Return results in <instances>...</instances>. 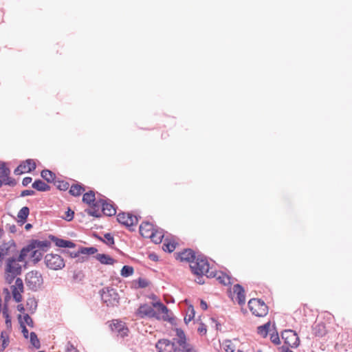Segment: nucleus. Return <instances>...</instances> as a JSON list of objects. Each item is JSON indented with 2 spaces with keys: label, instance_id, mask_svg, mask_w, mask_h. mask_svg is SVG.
<instances>
[{
  "label": "nucleus",
  "instance_id": "nucleus-1",
  "mask_svg": "<svg viewBox=\"0 0 352 352\" xmlns=\"http://www.w3.org/2000/svg\"><path fill=\"white\" fill-rule=\"evenodd\" d=\"M193 263L194 264L190 266L193 274L197 276L205 275L207 278H214L217 276L216 271L210 270L209 263L204 255L197 254Z\"/></svg>",
  "mask_w": 352,
  "mask_h": 352
},
{
  "label": "nucleus",
  "instance_id": "nucleus-2",
  "mask_svg": "<svg viewBox=\"0 0 352 352\" xmlns=\"http://www.w3.org/2000/svg\"><path fill=\"white\" fill-rule=\"evenodd\" d=\"M16 258L17 256L8 257L6 261L5 279L8 284H11L22 273V265Z\"/></svg>",
  "mask_w": 352,
  "mask_h": 352
},
{
  "label": "nucleus",
  "instance_id": "nucleus-3",
  "mask_svg": "<svg viewBox=\"0 0 352 352\" xmlns=\"http://www.w3.org/2000/svg\"><path fill=\"white\" fill-rule=\"evenodd\" d=\"M25 281L28 289L32 292L40 289L43 284L42 274L36 270H32L27 273Z\"/></svg>",
  "mask_w": 352,
  "mask_h": 352
},
{
  "label": "nucleus",
  "instance_id": "nucleus-4",
  "mask_svg": "<svg viewBox=\"0 0 352 352\" xmlns=\"http://www.w3.org/2000/svg\"><path fill=\"white\" fill-rule=\"evenodd\" d=\"M18 253L19 250H17L16 244L13 239H10L7 242H3L0 245V267L3 265V259L6 256H16Z\"/></svg>",
  "mask_w": 352,
  "mask_h": 352
},
{
  "label": "nucleus",
  "instance_id": "nucleus-5",
  "mask_svg": "<svg viewBox=\"0 0 352 352\" xmlns=\"http://www.w3.org/2000/svg\"><path fill=\"white\" fill-rule=\"evenodd\" d=\"M101 299L107 306L114 307L119 304V294L112 287H104L100 292Z\"/></svg>",
  "mask_w": 352,
  "mask_h": 352
},
{
  "label": "nucleus",
  "instance_id": "nucleus-6",
  "mask_svg": "<svg viewBox=\"0 0 352 352\" xmlns=\"http://www.w3.org/2000/svg\"><path fill=\"white\" fill-rule=\"evenodd\" d=\"M248 307L253 315L258 317H264L268 313V307L263 300L258 298H252L248 302Z\"/></svg>",
  "mask_w": 352,
  "mask_h": 352
},
{
  "label": "nucleus",
  "instance_id": "nucleus-7",
  "mask_svg": "<svg viewBox=\"0 0 352 352\" xmlns=\"http://www.w3.org/2000/svg\"><path fill=\"white\" fill-rule=\"evenodd\" d=\"M44 259L46 266L52 270H61L65 265L63 258L57 254H47Z\"/></svg>",
  "mask_w": 352,
  "mask_h": 352
},
{
  "label": "nucleus",
  "instance_id": "nucleus-8",
  "mask_svg": "<svg viewBox=\"0 0 352 352\" xmlns=\"http://www.w3.org/2000/svg\"><path fill=\"white\" fill-rule=\"evenodd\" d=\"M118 221L126 226L129 231H134V227L138 222V217L131 213L121 212L117 216Z\"/></svg>",
  "mask_w": 352,
  "mask_h": 352
},
{
  "label": "nucleus",
  "instance_id": "nucleus-9",
  "mask_svg": "<svg viewBox=\"0 0 352 352\" xmlns=\"http://www.w3.org/2000/svg\"><path fill=\"white\" fill-rule=\"evenodd\" d=\"M285 344L292 348H296L299 346L300 339L297 333L292 329H285L281 333Z\"/></svg>",
  "mask_w": 352,
  "mask_h": 352
},
{
  "label": "nucleus",
  "instance_id": "nucleus-10",
  "mask_svg": "<svg viewBox=\"0 0 352 352\" xmlns=\"http://www.w3.org/2000/svg\"><path fill=\"white\" fill-rule=\"evenodd\" d=\"M155 348L157 352H177L178 347L175 346V342H170L168 339H160L156 344Z\"/></svg>",
  "mask_w": 352,
  "mask_h": 352
},
{
  "label": "nucleus",
  "instance_id": "nucleus-11",
  "mask_svg": "<svg viewBox=\"0 0 352 352\" xmlns=\"http://www.w3.org/2000/svg\"><path fill=\"white\" fill-rule=\"evenodd\" d=\"M136 314L140 318H144L145 317L150 318H155L157 319L160 318L159 315L154 310L153 306H150L148 304L140 305Z\"/></svg>",
  "mask_w": 352,
  "mask_h": 352
},
{
  "label": "nucleus",
  "instance_id": "nucleus-12",
  "mask_svg": "<svg viewBox=\"0 0 352 352\" xmlns=\"http://www.w3.org/2000/svg\"><path fill=\"white\" fill-rule=\"evenodd\" d=\"M10 170L6 166L5 162L0 164V179L4 180L5 185L10 186H15L16 181L10 177Z\"/></svg>",
  "mask_w": 352,
  "mask_h": 352
},
{
  "label": "nucleus",
  "instance_id": "nucleus-13",
  "mask_svg": "<svg viewBox=\"0 0 352 352\" xmlns=\"http://www.w3.org/2000/svg\"><path fill=\"white\" fill-rule=\"evenodd\" d=\"M102 206V212L106 216L111 217L116 214L115 205L110 199H100Z\"/></svg>",
  "mask_w": 352,
  "mask_h": 352
},
{
  "label": "nucleus",
  "instance_id": "nucleus-14",
  "mask_svg": "<svg viewBox=\"0 0 352 352\" xmlns=\"http://www.w3.org/2000/svg\"><path fill=\"white\" fill-rule=\"evenodd\" d=\"M48 239L58 248H74L76 246V244L72 241L60 239L52 234H49Z\"/></svg>",
  "mask_w": 352,
  "mask_h": 352
},
{
  "label": "nucleus",
  "instance_id": "nucleus-15",
  "mask_svg": "<svg viewBox=\"0 0 352 352\" xmlns=\"http://www.w3.org/2000/svg\"><path fill=\"white\" fill-rule=\"evenodd\" d=\"M110 327L113 331L118 333L122 338H124L128 336L129 329L122 321H113V323Z\"/></svg>",
  "mask_w": 352,
  "mask_h": 352
},
{
  "label": "nucleus",
  "instance_id": "nucleus-16",
  "mask_svg": "<svg viewBox=\"0 0 352 352\" xmlns=\"http://www.w3.org/2000/svg\"><path fill=\"white\" fill-rule=\"evenodd\" d=\"M197 254L192 249L188 248L184 250L182 252L178 253L177 256V259L181 261H186L188 263H193L197 258Z\"/></svg>",
  "mask_w": 352,
  "mask_h": 352
},
{
  "label": "nucleus",
  "instance_id": "nucleus-17",
  "mask_svg": "<svg viewBox=\"0 0 352 352\" xmlns=\"http://www.w3.org/2000/svg\"><path fill=\"white\" fill-rule=\"evenodd\" d=\"M153 307H155L156 309H158V311H161V313L164 314V315L162 316V319L164 320V321H168L169 322H170L172 324H174V322H175V318L173 317H171V318H169L168 316V309L167 308L166 306H165L162 302L158 301V302H153Z\"/></svg>",
  "mask_w": 352,
  "mask_h": 352
},
{
  "label": "nucleus",
  "instance_id": "nucleus-18",
  "mask_svg": "<svg viewBox=\"0 0 352 352\" xmlns=\"http://www.w3.org/2000/svg\"><path fill=\"white\" fill-rule=\"evenodd\" d=\"M155 228L153 224L148 221H144L140 226V233L142 236L149 238V236H151V234H153Z\"/></svg>",
  "mask_w": 352,
  "mask_h": 352
},
{
  "label": "nucleus",
  "instance_id": "nucleus-19",
  "mask_svg": "<svg viewBox=\"0 0 352 352\" xmlns=\"http://www.w3.org/2000/svg\"><path fill=\"white\" fill-rule=\"evenodd\" d=\"M233 292L237 295V302L240 305L245 302V295L244 288L240 284H236L233 286Z\"/></svg>",
  "mask_w": 352,
  "mask_h": 352
},
{
  "label": "nucleus",
  "instance_id": "nucleus-20",
  "mask_svg": "<svg viewBox=\"0 0 352 352\" xmlns=\"http://www.w3.org/2000/svg\"><path fill=\"white\" fill-rule=\"evenodd\" d=\"M89 206L93 209H86L85 211L87 214L96 218H99L102 216L101 213L99 212L100 208H102L100 199L98 201L95 200L94 202L90 204Z\"/></svg>",
  "mask_w": 352,
  "mask_h": 352
},
{
  "label": "nucleus",
  "instance_id": "nucleus-21",
  "mask_svg": "<svg viewBox=\"0 0 352 352\" xmlns=\"http://www.w3.org/2000/svg\"><path fill=\"white\" fill-rule=\"evenodd\" d=\"M31 242L34 249L38 248L42 252H47L51 246V241H39L38 239H32Z\"/></svg>",
  "mask_w": 352,
  "mask_h": 352
},
{
  "label": "nucleus",
  "instance_id": "nucleus-22",
  "mask_svg": "<svg viewBox=\"0 0 352 352\" xmlns=\"http://www.w3.org/2000/svg\"><path fill=\"white\" fill-rule=\"evenodd\" d=\"M34 250L32 243L31 242V240L29 241L28 244L25 246H24L21 251L17 254V258L18 261H24L25 258L27 257L28 254L31 252L32 251Z\"/></svg>",
  "mask_w": 352,
  "mask_h": 352
},
{
  "label": "nucleus",
  "instance_id": "nucleus-23",
  "mask_svg": "<svg viewBox=\"0 0 352 352\" xmlns=\"http://www.w3.org/2000/svg\"><path fill=\"white\" fill-rule=\"evenodd\" d=\"M95 258L104 265H113L116 263V260L106 254H98L95 256Z\"/></svg>",
  "mask_w": 352,
  "mask_h": 352
},
{
  "label": "nucleus",
  "instance_id": "nucleus-24",
  "mask_svg": "<svg viewBox=\"0 0 352 352\" xmlns=\"http://www.w3.org/2000/svg\"><path fill=\"white\" fill-rule=\"evenodd\" d=\"M32 187L40 192H47L50 190V186L41 179H36Z\"/></svg>",
  "mask_w": 352,
  "mask_h": 352
},
{
  "label": "nucleus",
  "instance_id": "nucleus-25",
  "mask_svg": "<svg viewBox=\"0 0 352 352\" xmlns=\"http://www.w3.org/2000/svg\"><path fill=\"white\" fill-rule=\"evenodd\" d=\"M149 238L156 244L162 243L164 238V230L160 228H155Z\"/></svg>",
  "mask_w": 352,
  "mask_h": 352
},
{
  "label": "nucleus",
  "instance_id": "nucleus-26",
  "mask_svg": "<svg viewBox=\"0 0 352 352\" xmlns=\"http://www.w3.org/2000/svg\"><path fill=\"white\" fill-rule=\"evenodd\" d=\"M175 332L178 338H174V342L179 345V347L182 345H185V344L187 343V342L186 336L185 335L184 331L180 328H176Z\"/></svg>",
  "mask_w": 352,
  "mask_h": 352
},
{
  "label": "nucleus",
  "instance_id": "nucleus-27",
  "mask_svg": "<svg viewBox=\"0 0 352 352\" xmlns=\"http://www.w3.org/2000/svg\"><path fill=\"white\" fill-rule=\"evenodd\" d=\"M30 214V209L27 206L23 207L18 212V222L23 225L26 221Z\"/></svg>",
  "mask_w": 352,
  "mask_h": 352
},
{
  "label": "nucleus",
  "instance_id": "nucleus-28",
  "mask_svg": "<svg viewBox=\"0 0 352 352\" xmlns=\"http://www.w3.org/2000/svg\"><path fill=\"white\" fill-rule=\"evenodd\" d=\"M85 190V187L82 184H73L70 187L69 194L74 197L80 196Z\"/></svg>",
  "mask_w": 352,
  "mask_h": 352
},
{
  "label": "nucleus",
  "instance_id": "nucleus-29",
  "mask_svg": "<svg viewBox=\"0 0 352 352\" xmlns=\"http://www.w3.org/2000/svg\"><path fill=\"white\" fill-rule=\"evenodd\" d=\"M215 277L220 283L224 285H229L232 284L230 281L231 277L222 272H217V276Z\"/></svg>",
  "mask_w": 352,
  "mask_h": 352
},
{
  "label": "nucleus",
  "instance_id": "nucleus-30",
  "mask_svg": "<svg viewBox=\"0 0 352 352\" xmlns=\"http://www.w3.org/2000/svg\"><path fill=\"white\" fill-rule=\"evenodd\" d=\"M41 175L42 178L48 183L54 182L56 178L55 173L48 169L43 170Z\"/></svg>",
  "mask_w": 352,
  "mask_h": 352
},
{
  "label": "nucleus",
  "instance_id": "nucleus-31",
  "mask_svg": "<svg viewBox=\"0 0 352 352\" xmlns=\"http://www.w3.org/2000/svg\"><path fill=\"white\" fill-rule=\"evenodd\" d=\"M96 200L95 192L93 190H89L83 195L82 201L88 205H90Z\"/></svg>",
  "mask_w": 352,
  "mask_h": 352
},
{
  "label": "nucleus",
  "instance_id": "nucleus-32",
  "mask_svg": "<svg viewBox=\"0 0 352 352\" xmlns=\"http://www.w3.org/2000/svg\"><path fill=\"white\" fill-rule=\"evenodd\" d=\"M26 306L28 308V310L31 314H34L38 306L37 300L34 298H29L26 301Z\"/></svg>",
  "mask_w": 352,
  "mask_h": 352
},
{
  "label": "nucleus",
  "instance_id": "nucleus-33",
  "mask_svg": "<svg viewBox=\"0 0 352 352\" xmlns=\"http://www.w3.org/2000/svg\"><path fill=\"white\" fill-rule=\"evenodd\" d=\"M314 334L316 336L318 337H322L325 335L326 330H325V325L324 323H318L316 324V326L314 328Z\"/></svg>",
  "mask_w": 352,
  "mask_h": 352
},
{
  "label": "nucleus",
  "instance_id": "nucleus-34",
  "mask_svg": "<svg viewBox=\"0 0 352 352\" xmlns=\"http://www.w3.org/2000/svg\"><path fill=\"white\" fill-rule=\"evenodd\" d=\"M102 242L104 243H105L107 245H108L109 247L113 248V249L116 250L117 251H119V250L113 247V245L115 243V241H114V238L111 233L104 234Z\"/></svg>",
  "mask_w": 352,
  "mask_h": 352
},
{
  "label": "nucleus",
  "instance_id": "nucleus-35",
  "mask_svg": "<svg viewBox=\"0 0 352 352\" xmlns=\"http://www.w3.org/2000/svg\"><path fill=\"white\" fill-rule=\"evenodd\" d=\"M270 322H268L263 325L259 326L257 327V333L261 335L263 338L267 336L269 329H270Z\"/></svg>",
  "mask_w": 352,
  "mask_h": 352
},
{
  "label": "nucleus",
  "instance_id": "nucleus-36",
  "mask_svg": "<svg viewBox=\"0 0 352 352\" xmlns=\"http://www.w3.org/2000/svg\"><path fill=\"white\" fill-rule=\"evenodd\" d=\"M43 256V252L36 249L33 250L30 254V256L32 258V261L34 264L38 263L42 259Z\"/></svg>",
  "mask_w": 352,
  "mask_h": 352
},
{
  "label": "nucleus",
  "instance_id": "nucleus-37",
  "mask_svg": "<svg viewBox=\"0 0 352 352\" xmlns=\"http://www.w3.org/2000/svg\"><path fill=\"white\" fill-rule=\"evenodd\" d=\"M54 184L60 190L65 191L69 188V184L67 182L55 179Z\"/></svg>",
  "mask_w": 352,
  "mask_h": 352
},
{
  "label": "nucleus",
  "instance_id": "nucleus-38",
  "mask_svg": "<svg viewBox=\"0 0 352 352\" xmlns=\"http://www.w3.org/2000/svg\"><path fill=\"white\" fill-rule=\"evenodd\" d=\"M21 164H25V168H26V170H25L26 173L32 172V171L34 170L36 168L35 162L31 159L26 160L22 162Z\"/></svg>",
  "mask_w": 352,
  "mask_h": 352
},
{
  "label": "nucleus",
  "instance_id": "nucleus-39",
  "mask_svg": "<svg viewBox=\"0 0 352 352\" xmlns=\"http://www.w3.org/2000/svg\"><path fill=\"white\" fill-rule=\"evenodd\" d=\"M133 267L129 265H124L121 270L120 274L123 277H129L133 274Z\"/></svg>",
  "mask_w": 352,
  "mask_h": 352
},
{
  "label": "nucleus",
  "instance_id": "nucleus-40",
  "mask_svg": "<svg viewBox=\"0 0 352 352\" xmlns=\"http://www.w3.org/2000/svg\"><path fill=\"white\" fill-rule=\"evenodd\" d=\"M177 243L174 241H166L163 244V250L169 253L173 252L176 248Z\"/></svg>",
  "mask_w": 352,
  "mask_h": 352
},
{
  "label": "nucleus",
  "instance_id": "nucleus-41",
  "mask_svg": "<svg viewBox=\"0 0 352 352\" xmlns=\"http://www.w3.org/2000/svg\"><path fill=\"white\" fill-rule=\"evenodd\" d=\"M30 340L31 344L36 348L39 349L41 347V343L38 339L37 335L35 332H31L30 334Z\"/></svg>",
  "mask_w": 352,
  "mask_h": 352
},
{
  "label": "nucleus",
  "instance_id": "nucleus-42",
  "mask_svg": "<svg viewBox=\"0 0 352 352\" xmlns=\"http://www.w3.org/2000/svg\"><path fill=\"white\" fill-rule=\"evenodd\" d=\"M188 312L184 318V322L188 324L195 317V311L192 305L188 307Z\"/></svg>",
  "mask_w": 352,
  "mask_h": 352
},
{
  "label": "nucleus",
  "instance_id": "nucleus-43",
  "mask_svg": "<svg viewBox=\"0 0 352 352\" xmlns=\"http://www.w3.org/2000/svg\"><path fill=\"white\" fill-rule=\"evenodd\" d=\"M177 352H197V351L190 344L187 342L185 345L178 347Z\"/></svg>",
  "mask_w": 352,
  "mask_h": 352
},
{
  "label": "nucleus",
  "instance_id": "nucleus-44",
  "mask_svg": "<svg viewBox=\"0 0 352 352\" xmlns=\"http://www.w3.org/2000/svg\"><path fill=\"white\" fill-rule=\"evenodd\" d=\"M85 278V274L82 270H75L73 273V280L76 283L81 282Z\"/></svg>",
  "mask_w": 352,
  "mask_h": 352
},
{
  "label": "nucleus",
  "instance_id": "nucleus-45",
  "mask_svg": "<svg viewBox=\"0 0 352 352\" xmlns=\"http://www.w3.org/2000/svg\"><path fill=\"white\" fill-rule=\"evenodd\" d=\"M98 252V249L95 247H89V248H80V252L83 254L91 255Z\"/></svg>",
  "mask_w": 352,
  "mask_h": 352
},
{
  "label": "nucleus",
  "instance_id": "nucleus-46",
  "mask_svg": "<svg viewBox=\"0 0 352 352\" xmlns=\"http://www.w3.org/2000/svg\"><path fill=\"white\" fill-rule=\"evenodd\" d=\"M12 296H13V298L14 300L16 302H19L22 300V296L21 295V292L20 290L19 291L16 286H12Z\"/></svg>",
  "mask_w": 352,
  "mask_h": 352
},
{
  "label": "nucleus",
  "instance_id": "nucleus-47",
  "mask_svg": "<svg viewBox=\"0 0 352 352\" xmlns=\"http://www.w3.org/2000/svg\"><path fill=\"white\" fill-rule=\"evenodd\" d=\"M1 339L2 340L1 350H4L9 344V336L5 331H2L1 333Z\"/></svg>",
  "mask_w": 352,
  "mask_h": 352
},
{
  "label": "nucleus",
  "instance_id": "nucleus-48",
  "mask_svg": "<svg viewBox=\"0 0 352 352\" xmlns=\"http://www.w3.org/2000/svg\"><path fill=\"white\" fill-rule=\"evenodd\" d=\"M74 212L69 208L63 218L67 221H71L74 219Z\"/></svg>",
  "mask_w": 352,
  "mask_h": 352
},
{
  "label": "nucleus",
  "instance_id": "nucleus-49",
  "mask_svg": "<svg viewBox=\"0 0 352 352\" xmlns=\"http://www.w3.org/2000/svg\"><path fill=\"white\" fill-rule=\"evenodd\" d=\"M25 166L24 164H20L14 170V173L16 175H21L24 173H26L25 170Z\"/></svg>",
  "mask_w": 352,
  "mask_h": 352
},
{
  "label": "nucleus",
  "instance_id": "nucleus-50",
  "mask_svg": "<svg viewBox=\"0 0 352 352\" xmlns=\"http://www.w3.org/2000/svg\"><path fill=\"white\" fill-rule=\"evenodd\" d=\"M137 282L138 288H145L147 286H148L149 284L148 281L146 279L142 278H139Z\"/></svg>",
  "mask_w": 352,
  "mask_h": 352
},
{
  "label": "nucleus",
  "instance_id": "nucleus-51",
  "mask_svg": "<svg viewBox=\"0 0 352 352\" xmlns=\"http://www.w3.org/2000/svg\"><path fill=\"white\" fill-rule=\"evenodd\" d=\"M14 286H16V289L20 290L21 292H23V283L21 278H16L15 285Z\"/></svg>",
  "mask_w": 352,
  "mask_h": 352
},
{
  "label": "nucleus",
  "instance_id": "nucleus-52",
  "mask_svg": "<svg viewBox=\"0 0 352 352\" xmlns=\"http://www.w3.org/2000/svg\"><path fill=\"white\" fill-rule=\"evenodd\" d=\"M270 340L272 343L274 344H279L280 343L279 336L278 333H273L271 334Z\"/></svg>",
  "mask_w": 352,
  "mask_h": 352
},
{
  "label": "nucleus",
  "instance_id": "nucleus-53",
  "mask_svg": "<svg viewBox=\"0 0 352 352\" xmlns=\"http://www.w3.org/2000/svg\"><path fill=\"white\" fill-rule=\"evenodd\" d=\"M66 352H79L74 344L69 341L66 344Z\"/></svg>",
  "mask_w": 352,
  "mask_h": 352
},
{
  "label": "nucleus",
  "instance_id": "nucleus-54",
  "mask_svg": "<svg viewBox=\"0 0 352 352\" xmlns=\"http://www.w3.org/2000/svg\"><path fill=\"white\" fill-rule=\"evenodd\" d=\"M197 331L201 335H206V333H207L206 325L204 323L201 322L199 324V326L198 329H197Z\"/></svg>",
  "mask_w": 352,
  "mask_h": 352
},
{
  "label": "nucleus",
  "instance_id": "nucleus-55",
  "mask_svg": "<svg viewBox=\"0 0 352 352\" xmlns=\"http://www.w3.org/2000/svg\"><path fill=\"white\" fill-rule=\"evenodd\" d=\"M24 322L29 326L32 327L34 326V322L29 314H26L23 316Z\"/></svg>",
  "mask_w": 352,
  "mask_h": 352
},
{
  "label": "nucleus",
  "instance_id": "nucleus-56",
  "mask_svg": "<svg viewBox=\"0 0 352 352\" xmlns=\"http://www.w3.org/2000/svg\"><path fill=\"white\" fill-rule=\"evenodd\" d=\"M63 254H68L71 258H76L78 257L81 252H80V250L77 252H69L67 250H62Z\"/></svg>",
  "mask_w": 352,
  "mask_h": 352
},
{
  "label": "nucleus",
  "instance_id": "nucleus-57",
  "mask_svg": "<svg viewBox=\"0 0 352 352\" xmlns=\"http://www.w3.org/2000/svg\"><path fill=\"white\" fill-rule=\"evenodd\" d=\"M35 194V192L33 190H24L21 191L20 196L21 197H24L26 196H32Z\"/></svg>",
  "mask_w": 352,
  "mask_h": 352
},
{
  "label": "nucleus",
  "instance_id": "nucleus-58",
  "mask_svg": "<svg viewBox=\"0 0 352 352\" xmlns=\"http://www.w3.org/2000/svg\"><path fill=\"white\" fill-rule=\"evenodd\" d=\"M21 331L25 338H28L29 331L23 322H21Z\"/></svg>",
  "mask_w": 352,
  "mask_h": 352
},
{
  "label": "nucleus",
  "instance_id": "nucleus-59",
  "mask_svg": "<svg viewBox=\"0 0 352 352\" xmlns=\"http://www.w3.org/2000/svg\"><path fill=\"white\" fill-rule=\"evenodd\" d=\"M6 228L8 229L10 232L11 233H16L17 230H16V226L14 225V224H9V223H7L6 226Z\"/></svg>",
  "mask_w": 352,
  "mask_h": 352
},
{
  "label": "nucleus",
  "instance_id": "nucleus-60",
  "mask_svg": "<svg viewBox=\"0 0 352 352\" xmlns=\"http://www.w3.org/2000/svg\"><path fill=\"white\" fill-rule=\"evenodd\" d=\"M228 344H226L225 346V351L226 352H234V347L233 344L231 343L230 341H228Z\"/></svg>",
  "mask_w": 352,
  "mask_h": 352
},
{
  "label": "nucleus",
  "instance_id": "nucleus-61",
  "mask_svg": "<svg viewBox=\"0 0 352 352\" xmlns=\"http://www.w3.org/2000/svg\"><path fill=\"white\" fill-rule=\"evenodd\" d=\"M32 181V179L31 177H24L22 181V185L23 186H27L29 184H30Z\"/></svg>",
  "mask_w": 352,
  "mask_h": 352
},
{
  "label": "nucleus",
  "instance_id": "nucleus-62",
  "mask_svg": "<svg viewBox=\"0 0 352 352\" xmlns=\"http://www.w3.org/2000/svg\"><path fill=\"white\" fill-rule=\"evenodd\" d=\"M3 292L6 295L5 300L6 301L8 300L10 298V294L9 289L8 288H4L3 290Z\"/></svg>",
  "mask_w": 352,
  "mask_h": 352
},
{
  "label": "nucleus",
  "instance_id": "nucleus-63",
  "mask_svg": "<svg viewBox=\"0 0 352 352\" xmlns=\"http://www.w3.org/2000/svg\"><path fill=\"white\" fill-rule=\"evenodd\" d=\"M148 258L153 261H158V256L155 253H151L149 254Z\"/></svg>",
  "mask_w": 352,
  "mask_h": 352
},
{
  "label": "nucleus",
  "instance_id": "nucleus-64",
  "mask_svg": "<svg viewBox=\"0 0 352 352\" xmlns=\"http://www.w3.org/2000/svg\"><path fill=\"white\" fill-rule=\"evenodd\" d=\"M200 307L203 310H206L208 309V305H207L206 302L204 300H201Z\"/></svg>",
  "mask_w": 352,
  "mask_h": 352
}]
</instances>
